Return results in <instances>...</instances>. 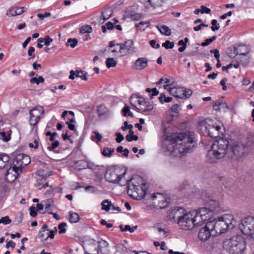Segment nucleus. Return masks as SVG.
Here are the masks:
<instances>
[{"mask_svg": "<svg viewBox=\"0 0 254 254\" xmlns=\"http://www.w3.org/2000/svg\"><path fill=\"white\" fill-rule=\"evenodd\" d=\"M193 138V132H181L174 134L172 143L168 146L170 155L181 157L182 154L192 152L195 144Z\"/></svg>", "mask_w": 254, "mask_h": 254, "instance_id": "nucleus-1", "label": "nucleus"}, {"mask_svg": "<svg viewBox=\"0 0 254 254\" xmlns=\"http://www.w3.org/2000/svg\"><path fill=\"white\" fill-rule=\"evenodd\" d=\"M229 145V141L224 138H220L214 142L211 149L208 151L207 160L210 163H215L217 160L223 158L226 154Z\"/></svg>", "mask_w": 254, "mask_h": 254, "instance_id": "nucleus-2", "label": "nucleus"}, {"mask_svg": "<svg viewBox=\"0 0 254 254\" xmlns=\"http://www.w3.org/2000/svg\"><path fill=\"white\" fill-rule=\"evenodd\" d=\"M236 224V221L233 215L226 214L224 217H220L218 220L208 222V227L210 228L214 236L222 234L229 229H233Z\"/></svg>", "mask_w": 254, "mask_h": 254, "instance_id": "nucleus-3", "label": "nucleus"}, {"mask_svg": "<svg viewBox=\"0 0 254 254\" xmlns=\"http://www.w3.org/2000/svg\"><path fill=\"white\" fill-rule=\"evenodd\" d=\"M148 186L144 182V200L152 201V204L149 203V201L144 202L148 206H153L154 207L160 209L164 208L168 206L170 202V199H168L160 193H157L156 195L154 193H151L148 190Z\"/></svg>", "mask_w": 254, "mask_h": 254, "instance_id": "nucleus-4", "label": "nucleus"}, {"mask_svg": "<svg viewBox=\"0 0 254 254\" xmlns=\"http://www.w3.org/2000/svg\"><path fill=\"white\" fill-rule=\"evenodd\" d=\"M128 195L136 200L143 199V178L134 175L127 181Z\"/></svg>", "mask_w": 254, "mask_h": 254, "instance_id": "nucleus-5", "label": "nucleus"}, {"mask_svg": "<svg viewBox=\"0 0 254 254\" xmlns=\"http://www.w3.org/2000/svg\"><path fill=\"white\" fill-rule=\"evenodd\" d=\"M223 247L232 254H241L246 248L245 241L240 236H234L224 242Z\"/></svg>", "mask_w": 254, "mask_h": 254, "instance_id": "nucleus-6", "label": "nucleus"}, {"mask_svg": "<svg viewBox=\"0 0 254 254\" xmlns=\"http://www.w3.org/2000/svg\"><path fill=\"white\" fill-rule=\"evenodd\" d=\"M239 228L246 235L251 236L254 239V218L248 217L242 220L239 225Z\"/></svg>", "mask_w": 254, "mask_h": 254, "instance_id": "nucleus-7", "label": "nucleus"}, {"mask_svg": "<svg viewBox=\"0 0 254 254\" xmlns=\"http://www.w3.org/2000/svg\"><path fill=\"white\" fill-rule=\"evenodd\" d=\"M126 173V171L121 173V170L119 168H112L107 170L105 177L109 182L118 184L125 177Z\"/></svg>", "mask_w": 254, "mask_h": 254, "instance_id": "nucleus-8", "label": "nucleus"}, {"mask_svg": "<svg viewBox=\"0 0 254 254\" xmlns=\"http://www.w3.org/2000/svg\"><path fill=\"white\" fill-rule=\"evenodd\" d=\"M45 110L42 106H37L29 111V124L34 127L39 123L40 120L43 117Z\"/></svg>", "mask_w": 254, "mask_h": 254, "instance_id": "nucleus-9", "label": "nucleus"}, {"mask_svg": "<svg viewBox=\"0 0 254 254\" xmlns=\"http://www.w3.org/2000/svg\"><path fill=\"white\" fill-rule=\"evenodd\" d=\"M22 155L19 154L17 155L13 160V163L11 165V167L7 171L6 175L8 176L10 174H11L12 172H14V176L15 179L17 178L23 169V164H22Z\"/></svg>", "mask_w": 254, "mask_h": 254, "instance_id": "nucleus-10", "label": "nucleus"}, {"mask_svg": "<svg viewBox=\"0 0 254 254\" xmlns=\"http://www.w3.org/2000/svg\"><path fill=\"white\" fill-rule=\"evenodd\" d=\"M221 128L219 125H208L203 123L201 126V130L205 135H207L212 138H216L220 135V130Z\"/></svg>", "mask_w": 254, "mask_h": 254, "instance_id": "nucleus-11", "label": "nucleus"}, {"mask_svg": "<svg viewBox=\"0 0 254 254\" xmlns=\"http://www.w3.org/2000/svg\"><path fill=\"white\" fill-rule=\"evenodd\" d=\"M191 212H185L177 223L180 228L183 230H190L193 228V220Z\"/></svg>", "mask_w": 254, "mask_h": 254, "instance_id": "nucleus-12", "label": "nucleus"}, {"mask_svg": "<svg viewBox=\"0 0 254 254\" xmlns=\"http://www.w3.org/2000/svg\"><path fill=\"white\" fill-rule=\"evenodd\" d=\"M186 210L182 207H176L173 208L168 215L170 221L178 222Z\"/></svg>", "mask_w": 254, "mask_h": 254, "instance_id": "nucleus-13", "label": "nucleus"}, {"mask_svg": "<svg viewBox=\"0 0 254 254\" xmlns=\"http://www.w3.org/2000/svg\"><path fill=\"white\" fill-rule=\"evenodd\" d=\"M96 113L100 121H106L111 116V112L104 105H100L97 107Z\"/></svg>", "mask_w": 254, "mask_h": 254, "instance_id": "nucleus-14", "label": "nucleus"}, {"mask_svg": "<svg viewBox=\"0 0 254 254\" xmlns=\"http://www.w3.org/2000/svg\"><path fill=\"white\" fill-rule=\"evenodd\" d=\"M116 45L120 46L119 52L123 53L124 55H127L133 51V41L131 40L126 41L124 43L117 44Z\"/></svg>", "mask_w": 254, "mask_h": 254, "instance_id": "nucleus-15", "label": "nucleus"}, {"mask_svg": "<svg viewBox=\"0 0 254 254\" xmlns=\"http://www.w3.org/2000/svg\"><path fill=\"white\" fill-rule=\"evenodd\" d=\"M228 153L232 157L237 159L244 154V146L237 143L233 144L231 145Z\"/></svg>", "mask_w": 254, "mask_h": 254, "instance_id": "nucleus-16", "label": "nucleus"}, {"mask_svg": "<svg viewBox=\"0 0 254 254\" xmlns=\"http://www.w3.org/2000/svg\"><path fill=\"white\" fill-rule=\"evenodd\" d=\"M208 227V222H207L206 225L201 229L198 233V237L203 242L207 241L211 236H214V233Z\"/></svg>", "mask_w": 254, "mask_h": 254, "instance_id": "nucleus-17", "label": "nucleus"}, {"mask_svg": "<svg viewBox=\"0 0 254 254\" xmlns=\"http://www.w3.org/2000/svg\"><path fill=\"white\" fill-rule=\"evenodd\" d=\"M192 217L193 220V227H197L198 226H200L202 223H203L205 221L208 220L207 219H203L202 216L198 215L197 213V212L195 211H192Z\"/></svg>", "mask_w": 254, "mask_h": 254, "instance_id": "nucleus-18", "label": "nucleus"}, {"mask_svg": "<svg viewBox=\"0 0 254 254\" xmlns=\"http://www.w3.org/2000/svg\"><path fill=\"white\" fill-rule=\"evenodd\" d=\"M130 104L137 110H140V106L142 104V100L141 98L136 94H133L129 99Z\"/></svg>", "mask_w": 254, "mask_h": 254, "instance_id": "nucleus-19", "label": "nucleus"}, {"mask_svg": "<svg viewBox=\"0 0 254 254\" xmlns=\"http://www.w3.org/2000/svg\"><path fill=\"white\" fill-rule=\"evenodd\" d=\"M194 211H196L198 215L202 216L204 219L209 220L213 215V213L209 210L208 207H201Z\"/></svg>", "mask_w": 254, "mask_h": 254, "instance_id": "nucleus-20", "label": "nucleus"}, {"mask_svg": "<svg viewBox=\"0 0 254 254\" xmlns=\"http://www.w3.org/2000/svg\"><path fill=\"white\" fill-rule=\"evenodd\" d=\"M108 246L109 244L106 241L101 240L99 241L97 254L101 253L102 254H108L109 252Z\"/></svg>", "mask_w": 254, "mask_h": 254, "instance_id": "nucleus-21", "label": "nucleus"}, {"mask_svg": "<svg viewBox=\"0 0 254 254\" xmlns=\"http://www.w3.org/2000/svg\"><path fill=\"white\" fill-rule=\"evenodd\" d=\"M213 108L215 111H222L223 112H226L227 109L232 110V108H229L227 104L225 102H220L219 101H216L213 104Z\"/></svg>", "mask_w": 254, "mask_h": 254, "instance_id": "nucleus-22", "label": "nucleus"}, {"mask_svg": "<svg viewBox=\"0 0 254 254\" xmlns=\"http://www.w3.org/2000/svg\"><path fill=\"white\" fill-rule=\"evenodd\" d=\"M251 61V58L248 55L237 56L235 61L238 62L243 67L248 65Z\"/></svg>", "mask_w": 254, "mask_h": 254, "instance_id": "nucleus-23", "label": "nucleus"}, {"mask_svg": "<svg viewBox=\"0 0 254 254\" xmlns=\"http://www.w3.org/2000/svg\"><path fill=\"white\" fill-rule=\"evenodd\" d=\"M168 91L175 97L182 99L183 92L182 87L169 88Z\"/></svg>", "mask_w": 254, "mask_h": 254, "instance_id": "nucleus-24", "label": "nucleus"}, {"mask_svg": "<svg viewBox=\"0 0 254 254\" xmlns=\"http://www.w3.org/2000/svg\"><path fill=\"white\" fill-rule=\"evenodd\" d=\"M208 208L213 213L218 212L220 211V207L218 201L215 200H210L208 202Z\"/></svg>", "mask_w": 254, "mask_h": 254, "instance_id": "nucleus-25", "label": "nucleus"}, {"mask_svg": "<svg viewBox=\"0 0 254 254\" xmlns=\"http://www.w3.org/2000/svg\"><path fill=\"white\" fill-rule=\"evenodd\" d=\"M235 49L237 56L247 55L250 52V49L244 45H240Z\"/></svg>", "mask_w": 254, "mask_h": 254, "instance_id": "nucleus-26", "label": "nucleus"}, {"mask_svg": "<svg viewBox=\"0 0 254 254\" xmlns=\"http://www.w3.org/2000/svg\"><path fill=\"white\" fill-rule=\"evenodd\" d=\"M156 28L163 35L166 36H170L171 34V29L167 26L157 25Z\"/></svg>", "mask_w": 254, "mask_h": 254, "instance_id": "nucleus-27", "label": "nucleus"}, {"mask_svg": "<svg viewBox=\"0 0 254 254\" xmlns=\"http://www.w3.org/2000/svg\"><path fill=\"white\" fill-rule=\"evenodd\" d=\"M9 156L6 154H0V169L3 168L8 162Z\"/></svg>", "mask_w": 254, "mask_h": 254, "instance_id": "nucleus-28", "label": "nucleus"}, {"mask_svg": "<svg viewBox=\"0 0 254 254\" xmlns=\"http://www.w3.org/2000/svg\"><path fill=\"white\" fill-rule=\"evenodd\" d=\"M68 220L71 223H77L79 221V215L75 212L70 211L69 212Z\"/></svg>", "mask_w": 254, "mask_h": 254, "instance_id": "nucleus-29", "label": "nucleus"}, {"mask_svg": "<svg viewBox=\"0 0 254 254\" xmlns=\"http://www.w3.org/2000/svg\"><path fill=\"white\" fill-rule=\"evenodd\" d=\"M113 13L112 9L108 7L106 8L104 11L102 13V17L104 20H106L109 19L110 17H111Z\"/></svg>", "mask_w": 254, "mask_h": 254, "instance_id": "nucleus-30", "label": "nucleus"}, {"mask_svg": "<svg viewBox=\"0 0 254 254\" xmlns=\"http://www.w3.org/2000/svg\"><path fill=\"white\" fill-rule=\"evenodd\" d=\"M114 152V149L112 148L104 147L102 151V154L107 157H110Z\"/></svg>", "mask_w": 254, "mask_h": 254, "instance_id": "nucleus-31", "label": "nucleus"}, {"mask_svg": "<svg viewBox=\"0 0 254 254\" xmlns=\"http://www.w3.org/2000/svg\"><path fill=\"white\" fill-rule=\"evenodd\" d=\"M146 91L148 93V96L150 99H152L153 96L158 95L159 93L156 88H147L146 89Z\"/></svg>", "mask_w": 254, "mask_h": 254, "instance_id": "nucleus-32", "label": "nucleus"}, {"mask_svg": "<svg viewBox=\"0 0 254 254\" xmlns=\"http://www.w3.org/2000/svg\"><path fill=\"white\" fill-rule=\"evenodd\" d=\"M158 100L161 104H164V103H169L171 102L173 99L170 97H166L164 93H161Z\"/></svg>", "mask_w": 254, "mask_h": 254, "instance_id": "nucleus-33", "label": "nucleus"}, {"mask_svg": "<svg viewBox=\"0 0 254 254\" xmlns=\"http://www.w3.org/2000/svg\"><path fill=\"white\" fill-rule=\"evenodd\" d=\"M101 205L102 209L109 211L111 206V201H109L108 199H105L102 201Z\"/></svg>", "mask_w": 254, "mask_h": 254, "instance_id": "nucleus-34", "label": "nucleus"}, {"mask_svg": "<svg viewBox=\"0 0 254 254\" xmlns=\"http://www.w3.org/2000/svg\"><path fill=\"white\" fill-rule=\"evenodd\" d=\"M133 66L137 70L143 69V58L138 59L134 63Z\"/></svg>", "mask_w": 254, "mask_h": 254, "instance_id": "nucleus-35", "label": "nucleus"}, {"mask_svg": "<svg viewBox=\"0 0 254 254\" xmlns=\"http://www.w3.org/2000/svg\"><path fill=\"white\" fill-rule=\"evenodd\" d=\"M44 171L43 170H39L37 172V175L39 178H41L42 179L45 181L48 178H49L51 174L48 172L47 173L44 174Z\"/></svg>", "mask_w": 254, "mask_h": 254, "instance_id": "nucleus-36", "label": "nucleus"}, {"mask_svg": "<svg viewBox=\"0 0 254 254\" xmlns=\"http://www.w3.org/2000/svg\"><path fill=\"white\" fill-rule=\"evenodd\" d=\"M227 55L231 58H234L237 57L236 51L235 47L233 48L229 47L227 50Z\"/></svg>", "mask_w": 254, "mask_h": 254, "instance_id": "nucleus-37", "label": "nucleus"}, {"mask_svg": "<svg viewBox=\"0 0 254 254\" xmlns=\"http://www.w3.org/2000/svg\"><path fill=\"white\" fill-rule=\"evenodd\" d=\"M106 64L108 68L114 67L116 66L117 62L114 59L110 58L106 60Z\"/></svg>", "mask_w": 254, "mask_h": 254, "instance_id": "nucleus-38", "label": "nucleus"}, {"mask_svg": "<svg viewBox=\"0 0 254 254\" xmlns=\"http://www.w3.org/2000/svg\"><path fill=\"white\" fill-rule=\"evenodd\" d=\"M92 31V28L91 26L86 25L81 27L80 29V34L90 33Z\"/></svg>", "mask_w": 254, "mask_h": 254, "instance_id": "nucleus-39", "label": "nucleus"}, {"mask_svg": "<svg viewBox=\"0 0 254 254\" xmlns=\"http://www.w3.org/2000/svg\"><path fill=\"white\" fill-rule=\"evenodd\" d=\"M183 90L182 99H188L190 98L192 94V91L190 89H186L184 87H183Z\"/></svg>", "mask_w": 254, "mask_h": 254, "instance_id": "nucleus-40", "label": "nucleus"}, {"mask_svg": "<svg viewBox=\"0 0 254 254\" xmlns=\"http://www.w3.org/2000/svg\"><path fill=\"white\" fill-rule=\"evenodd\" d=\"M44 78L43 76H39L38 78L36 77H32L30 81L31 83H36L39 85L40 83L44 82Z\"/></svg>", "mask_w": 254, "mask_h": 254, "instance_id": "nucleus-41", "label": "nucleus"}, {"mask_svg": "<svg viewBox=\"0 0 254 254\" xmlns=\"http://www.w3.org/2000/svg\"><path fill=\"white\" fill-rule=\"evenodd\" d=\"M78 41L77 39L75 38H69L67 40V42L66 44L67 46H70V47L73 48H74L77 44Z\"/></svg>", "mask_w": 254, "mask_h": 254, "instance_id": "nucleus-42", "label": "nucleus"}, {"mask_svg": "<svg viewBox=\"0 0 254 254\" xmlns=\"http://www.w3.org/2000/svg\"><path fill=\"white\" fill-rule=\"evenodd\" d=\"M22 155V164H23V168L25 166H26L30 163V158L29 156L27 155H25L24 154H21Z\"/></svg>", "mask_w": 254, "mask_h": 254, "instance_id": "nucleus-43", "label": "nucleus"}, {"mask_svg": "<svg viewBox=\"0 0 254 254\" xmlns=\"http://www.w3.org/2000/svg\"><path fill=\"white\" fill-rule=\"evenodd\" d=\"M84 164H86L87 168L92 169L93 170L96 169V168L99 167L98 165H96L94 163L90 161L89 160H87V163H84Z\"/></svg>", "mask_w": 254, "mask_h": 254, "instance_id": "nucleus-44", "label": "nucleus"}, {"mask_svg": "<svg viewBox=\"0 0 254 254\" xmlns=\"http://www.w3.org/2000/svg\"><path fill=\"white\" fill-rule=\"evenodd\" d=\"M0 138L5 142H7L10 139V134L4 131L0 132Z\"/></svg>", "mask_w": 254, "mask_h": 254, "instance_id": "nucleus-45", "label": "nucleus"}, {"mask_svg": "<svg viewBox=\"0 0 254 254\" xmlns=\"http://www.w3.org/2000/svg\"><path fill=\"white\" fill-rule=\"evenodd\" d=\"M162 46L166 49H172L174 47V43L169 40H166L165 43L162 44Z\"/></svg>", "mask_w": 254, "mask_h": 254, "instance_id": "nucleus-46", "label": "nucleus"}, {"mask_svg": "<svg viewBox=\"0 0 254 254\" xmlns=\"http://www.w3.org/2000/svg\"><path fill=\"white\" fill-rule=\"evenodd\" d=\"M180 105L179 103L177 102L171 106V110L172 112H173L175 114H177L179 113L180 111Z\"/></svg>", "mask_w": 254, "mask_h": 254, "instance_id": "nucleus-47", "label": "nucleus"}, {"mask_svg": "<svg viewBox=\"0 0 254 254\" xmlns=\"http://www.w3.org/2000/svg\"><path fill=\"white\" fill-rule=\"evenodd\" d=\"M66 226V223L65 222H62L60 223L58 226L59 228V233L64 234L66 232V229L64 228Z\"/></svg>", "mask_w": 254, "mask_h": 254, "instance_id": "nucleus-48", "label": "nucleus"}, {"mask_svg": "<svg viewBox=\"0 0 254 254\" xmlns=\"http://www.w3.org/2000/svg\"><path fill=\"white\" fill-rule=\"evenodd\" d=\"M47 233L44 230H40L38 233V237L41 239V241H47L48 239L47 237H46Z\"/></svg>", "mask_w": 254, "mask_h": 254, "instance_id": "nucleus-49", "label": "nucleus"}, {"mask_svg": "<svg viewBox=\"0 0 254 254\" xmlns=\"http://www.w3.org/2000/svg\"><path fill=\"white\" fill-rule=\"evenodd\" d=\"M216 38V36H213L209 39H207L206 40H205V41L204 42H202L201 44V45L203 47L206 46L208 45L209 44H210L211 42H212L214 40H215Z\"/></svg>", "mask_w": 254, "mask_h": 254, "instance_id": "nucleus-50", "label": "nucleus"}, {"mask_svg": "<svg viewBox=\"0 0 254 254\" xmlns=\"http://www.w3.org/2000/svg\"><path fill=\"white\" fill-rule=\"evenodd\" d=\"M11 220L8 216L2 217L0 219V224L2 223L4 225L9 224L11 223Z\"/></svg>", "mask_w": 254, "mask_h": 254, "instance_id": "nucleus-51", "label": "nucleus"}, {"mask_svg": "<svg viewBox=\"0 0 254 254\" xmlns=\"http://www.w3.org/2000/svg\"><path fill=\"white\" fill-rule=\"evenodd\" d=\"M84 163H87V160H80L75 162V164L77 165L79 167H82L83 169H86L87 166L86 164Z\"/></svg>", "mask_w": 254, "mask_h": 254, "instance_id": "nucleus-52", "label": "nucleus"}, {"mask_svg": "<svg viewBox=\"0 0 254 254\" xmlns=\"http://www.w3.org/2000/svg\"><path fill=\"white\" fill-rule=\"evenodd\" d=\"M50 146L48 147L49 151H54V150L59 145V142L58 140H54Z\"/></svg>", "mask_w": 254, "mask_h": 254, "instance_id": "nucleus-53", "label": "nucleus"}, {"mask_svg": "<svg viewBox=\"0 0 254 254\" xmlns=\"http://www.w3.org/2000/svg\"><path fill=\"white\" fill-rule=\"evenodd\" d=\"M211 24L212 25L211 30L213 31L218 30L220 28L219 24H217V21L216 19H213L211 21Z\"/></svg>", "mask_w": 254, "mask_h": 254, "instance_id": "nucleus-54", "label": "nucleus"}, {"mask_svg": "<svg viewBox=\"0 0 254 254\" xmlns=\"http://www.w3.org/2000/svg\"><path fill=\"white\" fill-rule=\"evenodd\" d=\"M49 231V232L47 233L48 239L49 238H50L51 239H53L55 237V234H56L57 233V228L55 227L54 230H51V231L50 230Z\"/></svg>", "mask_w": 254, "mask_h": 254, "instance_id": "nucleus-55", "label": "nucleus"}, {"mask_svg": "<svg viewBox=\"0 0 254 254\" xmlns=\"http://www.w3.org/2000/svg\"><path fill=\"white\" fill-rule=\"evenodd\" d=\"M35 51V48L33 47H30L29 48V50L28 51V55L31 58L29 59V60H30L31 59H34L35 57V54L34 53Z\"/></svg>", "mask_w": 254, "mask_h": 254, "instance_id": "nucleus-56", "label": "nucleus"}, {"mask_svg": "<svg viewBox=\"0 0 254 254\" xmlns=\"http://www.w3.org/2000/svg\"><path fill=\"white\" fill-rule=\"evenodd\" d=\"M145 106L144 108V112L148 111H151L153 108V106L151 104H149L146 101H144V106Z\"/></svg>", "mask_w": 254, "mask_h": 254, "instance_id": "nucleus-57", "label": "nucleus"}, {"mask_svg": "<svg viewBox=\"0 0 254 254\" xmlns=\"http://www.w3.org/2000/svg\"><path fill=\"white\" fill-rule=\"evenodd\" d=\"M85 190L89 192L95 193L96 191V189L93 186H87L85 187Z\"/></svg>", "mask_w": 254, "mask_h": 254, "instance_id": "nucleus-58", "label": "nucleus"}, {"mask_svg": "<svg viewBox=\"0 0 254 254\" xmlns=\"http://www.w3.org/2000/svg\"><path fill=\"white\" fill-rule=\"evenodd\" d=\"M126 139L127 141H132V140L136 141L138 139V136L136 135L132 134L131 136L127 135Z\"/></svg>", "mask_w": 254, "mask_h": 254, "instance_id": "nucleus-59", "label": "nucleus"}, {"mask_svg": "<svg viewBox=\"0 0 254 254\" xmlns=\"http://www.w3.org/2000/svg\"><path fill=\"white\" fill-rule=\"evenodd\" d=\"M30 210V214L31 216L33 217H35L37 215V210L36 209L35 207L34 206H31L29 208Z\"/></svg>", "mask_w": 254, "mask_h": 254, "instance_id": "nucleus-60", "label": "nucleus"}, {"mask_svg": "<svg viewBox=\"0 0 254 254\" xmlns=\"http://www.w3.org/2000/svg\"><path fill=\"white\" fill-rule=\"evenodd\" d=\"M116 136V141L118 143H120L124 139V136L120 132H117L115 134Z\"/></svg>", "mask_w": 254, "mask_h": 254, "instance_id": "nucleus-61", "label": "nucleus"}, {"mask_svg": "<svg viewBox=\"0 0 254 254\" xmlns=\"http://www.w3.org/2000/svg\"><path fill=\"white\" fill-rule=\"evenodd\" d=\"M46 136H50V141H53L55 140V136L57 135V133L56 132H51V131H48L46 132Z\"/></svg>", "mask_w": 254, "mask_h": 254, "instance_id": "nucleus-62", "label": "nucleus"}, {"mask_svg": "<svg viewBox=\"0 0 254 254\" xmlns=\"http://www.w3.org/2000/svg\"><path fill=\"white\" fill-rule=\"evenodd\" d=\"M125 248L126 249L125 251V254H138L139 253H143V251L137 252L136 251L127 249V248Z\"/></svg>", "mask_w": 254, "mask_h": 254, "instance_id": "nucleus-63", "label": "nucleus"}, {"mask_svg": "<svg viewBox=\"0 0 254 254\" xmlns=\"http://www.w3.org/2000/svg\"><path fill=\"white\" fill-rule=\"evenodd\" d=\"M6 14L9 16H16V12H15L14 8H11L7 10Z\"/></svg>", "mask_w": 254, "mask_h": 254, "instance_id": "nucleus-64", "label": "nucleus"}]
</instances>
